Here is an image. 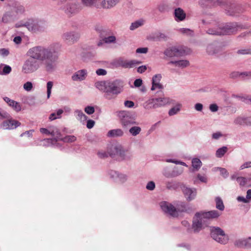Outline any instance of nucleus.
<instances>
[{
  "instance_id": "1",
  "label": "nucleus",
  "mask_w": 251,
  "mask_h": 251,
  "mask_svg": "<svg viewBox=\"0 0 251 251\" xmlns=\"http://www.w3.org/2000/svg\"><path fill=\"white\" fill-rule=\"evenodd\" d=\"M51 47L37 46L30 48L26 52L29 58L24 62L22 73L26 75L34 73L40 68L41 63L47 72H53L55 69L57 59Z\"/></svg>"
},
{
  "instance_id": "2",
  "label": "nucleus",
  "mask_w": 251,
  "mask_h": 251,
  "mask_svg": "<svg viewBox=\"0 0 251 251\" xmlns=\"http://www.w3.org/2000/svg\"><path fill=\"white\" fill-rule=\"evenodd\" d=\"M109 156L112 157H117L119 160H129L132 157V153L126 149L120 144L112 145L110 148Z\"/></svg>"
},
{
  "instance_id": "3",
  "label": "nucleus",
  "mask_w": 251,
  "mask_h": 251,
  "mask_svg": "<svg viewBox=\"0 0 251 251\" xmlns=\"http://www.w3.org/2000/svg\"><path fill=\"white\" fill-rule=\"evenodd\" d=\"M123 87L124 84L122 80L116 79L108 81L106 93L104 96L109 100L114 99L123 91Z\"/></svg>"
},
{
  "instance_id": "4",
  "label": "nucleus",
  "mask_w": 251,
  "mask_h": 251,
  "mask_svg": "<svg viewBox=\"0 0 251 251\" xmlns=\"http://www.w3.org/2000/svg\"><path fill=\"white\" fill-rule=\"evenodd\" d=\"M175 103V100L169 97H160L149 100L144 103V107L147 109H155Z\"/></svg>"
},
{
  "instance_id": "5",
  "label": "nucleus",
  "mask_w": 251,
  "mask_h": 251,
  "mask_svg": "<svg viewBox=\"0 0 251 251\" xmlns=\"http://www.w3.org/2000/svg\"><path fill=\"white\" fill-rule=\"evenodd\" d=\"M24 25L30 31L33 32H42L48 26L46 21L42 19H29Z\"/></svg>"
},
{
  "instance_id": "6",
  "label": "nucleus",
  "mask_w": 251,
  "mask_h": 251,
  "mask_svg": "<svg viewBox=\"0 0 251 251\" xmlns=\"http://www.w3.org/2000/svg\"><path fill=\"white\" fill-rule=\"evenodd\" d=\"M117 116L120 119L121 124L124 127L138 124L136 121L135 116L129 111H118L117 112Z\"/></svg>"
},
{
  "instance_id": "7",
  "label": "nucleus",
  "mask_w": 251,
  "mask_h": 251,
  "mask_svg": "<svg viewBox=\"0 0 251 251\" xmlns=\"http://www.w3.org/2000/svg\"><path fill=\"white\" fill-rule=\"evenodd\" d=\"M210 235L213 240L221 244L226 245L228 242V236L219 227H211Z\"/></svg>"
},
{
  "instance_id": "8",
  "label": "nucleus",
  "mask_w": 251,
  "mask_h": 251,
  "mask_svg": "<svg viewBox=\"0 0 251 251\" xmlns=\"http://www.w3.org/2000/svg\"><path fill=\"white\" fill-rule=\"evenodd\" d=\"M141 62L136 60H127L123 57L115 59L112 65L115 67H121L124 68H132L140 64Z\"/></svg>"
},
{
  "instance_id": "9",
  "label": "nucleus",
  "mask_w": 251,
  "mask_h": 251,
  "mask_svg": "<svg viewBox=\"0 0 251 251\" xmlns=\"http://www.w3.org/2000/svg\"><path fill=\"white\" fill-rule=\"evenodd\" d=\"M237 26L236 24H229L225 27H219L216 29L213 28L208 29L207 33L213 35H221L227 33L234 32L236 31L235 28Z\"/></svg>"
},
{
  "instance_id": "10",
  "label": "nucleus",
  "mask_w": 251,
  "mask_h": 251,
  "mask_svg": "<svg viewBox=\"0 0 251 251\" xmlns=\"http://www.w3.org/2000/svg\"><path fill=\"white\" fill-rule=\"evenodd\" d=\"M162 210L165 213L172 216L177 217L179 211H183V209H176L171 203L167 201H162L160 203Z\"/></svg>"
},
{
  "instance_id": "11",
  "label": "nucleus",
  "mask_w": 251,
  "mask_h": 251,
  "mask_svg": "<svg viewBox=\"0 0 251 251\" xmlns=\"http://www.w3.org/2000/svg\"><path fill=\"white\" fill-rule=\"evenodd\" d=\"M185 53V51L182 47L176 46L168 48L164 52V55L169 58L182 56Z\"/></svg>"
},
{
  "instance_id": "12",
  "label": "nucleus",
  "mask_w": 251,
  "mask_h": 251,
  "mask_svg": "<svg viewBox=\"0 0 251 251\" xmlns=\"http://www.w3.org/2000/svg\"><path fill=\"white\" fill-rule=\"evenodd\" d=\"M201 212L196 213L193 223V228L195 232H199L206 226V219L202 217Z\"/></svg>"
},
{
  "instance_id": "13",
  "label": "nucleus",
  "mask_w": 251,
  "mask_h": 251,
  "mask_svg": "<svg viewBox=\"0 0 251 251\" xmlns=\"http://www.w3.org/2000/svg\"><path fill=\"white\" fill-rule=\"evenodd\" d=\"M79 34L75 31H68L64 33L62 35L63 41L68 44H73L79 38Z\"/></svg>"
},
{
  "instance_id": "14",
  "label": "nucleus",
  "mask_w": 251,
  "mask_h": 251,
  "mask_svg": "<svg viewBox=\"0 0 251 251\" xmlns=\"http://www.w3.org/2000/svg\"><path fill=\"white\" fill-rule=\"evenodd\" d=\"M9 6L11 10L18 17L19 16L24 14L25 12V6L18 1H11Z\"/></svg>"
},
{
  "instance_id": "15",
  "label": "nucleus",
  "mask_w": 251,
  "mask_h": 251,
  "mask_svg": "<svg viewBox=\"0 0 251 251\" xmlns=\"http://www.w3.org/2000/svg\"><path fill=\"white\" fill-rule=\"evenodd\" d=\"M108 175L110 178L119 183H124L127 180L126 175L120 173L115 171L111 170L109 171Z\"/></svg>"
},
{
  "instance_id": "16",
  "label": "nucleus",
  "mask_w": 251,
  "mask_h": 251,
  "mask_svg": "<svg viewBox=\"0 0 251 251\" xmlns=\"http://www.w3.org/2000/svg\"><path fill=\"white\" fill-rule=\"evenodd\" d=\"M234 245L239 248L251 249V237L237 239L234 242Z\"/></svg>"
},
{
  "instance_id": "17",
  "label": "nucleus",
  "mask_w": 251,
  "mask_h": 251,
  "mask_svg": "<svg viewBox=\"0 0 251 251\" xmlns=\"http://www.w3.org/2000/svg\"><path fill=\"white\" fill-rule=\"evenodd\" d=\"M7 120L3 121L0 126L3 129H13L21 125V123L18 121L15 120L10 118L7 119Z\"/></svg>"
},
{
  "instance_id": "18",
  "label": "nucleus",
  "mask_w": 251,
  "mask_h": 251,
  "mask_svg": "<svg viewBox=\"0 0 251 251\" xmlns=\"http://www.w3.org/2000/svg\"><path fill=\"white\" fill-rule=\"evenodd\" d=\"M161 78L162 75L161 74H156L152 77L151 91H156L158 92L163 89V86L160 83Z\"/></svg>"
},
{
  "instance_id": "19",
  "label": "nucleus",
  "mask_w": 251,
  "mask_h": 251,
  "mask_svg": "<svg viewBox=\"0 0 251 251\" xmlns=\"http://www.w3.org/2000/svg\"><path fill=\"white\" fill-rule=\"evenodd\" d=\"M51 136L54 138L51 139H46L44 140V141L48 144L53 145L54 142H56L57 141H61L62 139L61 134L59 130L54 126H52Z\"/></svg>"
},
{
  "instance_id": "20",
  "label": "nucleus",
  "mask_w": 251,
  "mask_h": 251,
  "mask_svg": "<svg viewBox=\"0 0 251 251\" xmlns=\"http://www.w3.org/2000/svg\"><path fill=\"white\" fill-rule=\"evenodd\" d=\"M182 190L187 201H190L195 199L197 195V190L195 188L184 186Z\"/></svg>"
},
{
  "instance_id": "21",
  "label": "nucleus",
  "mask_w": 251,
  "mask_h": 251,
  "mask_svg": "<svg viewBox=\"0 0 251 251\" xmlns=\"http://www.w3.org/2000/svg\"><path fill=\"white\" fill-rule=\"evenodd\" d=\"M120 0H100L99 8L110 9L115 7Z\"/></svg>"
},
{
  "instance_id": "22",
  "label": "nucleus",
  "mask_w": 251,
  "mask_h": 251,
  "mask_svg": "<svg viewBox=\"0 0 251 251\" xmlns=\"http://www.w3.org/2000/svg\"><path fill=\"white\" fill-rule=\"evenodd\" d=\"M87 71L85 69L78 70L72 75V79L75 81H81L85 79Z\"/></svg>"
},
{
  "instance_id": "23",
  "label": "nucleus",
  "mask_w": 251,
  "mask_h": 251,
  "mask_svg": "<svg viewBox=\"0 0 251 251\" xmlns=\"http://www.w3.org/2000/svg\"><path fill=\"white\" fill-rule=\"evenodd\" d=\"M235 125L245 126H251V117L238 116L234 120Z\"/></svg>"
},
{
  "instance_id": "24",
  "label": "nucleus",
  "mask_w": 251,
  "mask_h": 251,
  "mask_svg": "<svg viewBox=\"0 0 251 251\" xmlns=\"http://www.w3.org/2000/svg\"><path fill=\"white\" fill-rule=\"evenodd\" d=\"M64 8L66 13L71 14L76 13L81 9V6L76 3H68Z\"/></svg>"
},
{
  "instance_id": "25",
  "label": "nucleus",
  "mask_w": 251,
  "mask_h": 251,
  "mask_svg": "<svg viewBox=\"0 0 251 251\" xmlns=\"http://www.w3.org/2000/svg\"><path fill=\"white\" fill-rule=\"evenodd\" d=\"M18 17L10 9V11H7L2 16V21L4 23H8L17 19Z\"/></svg>"
},
{
  "instance_id": "26",
  "label": "nucleus",
  "mask_w": 251,
  "mask_h": 251,
  "mask_svg": "<svg viewBox=\"0 0 251 251\" xmlns=\"http://www.w3.org/2000/svg\"><path fill=\"white\" fill-rule=\"evenodd\" d=\"M4 100L16 112H19L21 110V106L19 102L11 100L8 97L3 98Z\"/></svg>"
},
{
  "instance_id": "27",
  "label": "nucleus",
  "mask_w": 251,
  "mask_h": 251,
  "mask_svg": "<svg viewBox=\"0 0 251 251\" xmlns=\"http://www.w3.org/2000/svg\"><path fill=\"white\" fill-rule=\"evenodd\" d=\"M230 78L235 79L237 78H244L245 77H248L251 78V72H239L238 71H234L231 72L229 74Z\"/></svg>"
},
{
  "instance_id": "28",
  "label": "nucleus",
  "mask_w": 251,
  "mask_h": 251,
  "mask_svg": "<svg viewBox=\"0 0 251 251\" xmlns=\"http://www.w3.org/2000/svg\"><path fill=\"white\" fill-rule=\"evenodd\" d=\"M169 64L174 65L176 67L183 69L189 66V61L187 60H172L168 62Z\"/></svg>"
},
{
  "instance_id": "29",
  "label": "nucleus",
  "mask_w": 251,
  "mask_h": 251,
  "mask_svg": "<svg viewBox=\"0 0 251 251\" xmlns=\"http://www.w3.org/2000/svg\"><path fill=\"white\" fill-rule=\"evenodd\" d=\"M175 19L176 22L184 21L186 18V13L181 8H177L174 12Z\"/></svg>"
},
{
  "instance_id": "30",
  "label": "nucleus",
  "mask_w": 251,
  "mask_h": 251,
  "mask_svg": "<svg viewBox=\"0 0 251 251\" xmlns=\"http://www.w3.org/2000/svg\"><path fill=\"white\" fill-rule=\"evenodd\" d=\"M124 134V131L120 128L110 130L107 134V136L111 138H118L122 137Z\"/></svg>"
},
{
  "instance_id": "31",
  "label": "nucleus",
  "mask_w": 251,
  "mask_h": 251,
  "mask_svg": "<svg viewBox=\"0 0 251 251\" xmlns=\"http://www.w3.org/2000/svg\"><path fill=\"white\" fill-rule=\"evenodd\" d=\"M202 217H204L206 220L207 219L217 218L220 215V213L216 210H212L208 212H201Z\"/></svg>"
},
{
  "instance_id": "32",
  "label": "nucleus",
  "mask_w": 251,
  "mask_h": 251,
  "mask_svg": "<svg viewBox=\"0 0 251 251\" xmlns=\"http://www.w3.org/2000/svg\"><path fill=\"white\" fill-rule=\"evenodd\" d=\"M108 82V81H97L95 83V86L100 91L104 92V94H106Z\"/></svg>"
},
{
  "instance_id": "33",
  "label": "nucleus",
  "mask_w": 251,
  "mask_h": 251,
  "mask_svg": "<svg viewBox=\"0 0 251 251\" xmlns=\"http://www.w3.org/2000/svg\"><path fill=\"white\" fill-rule=\"evenodd\" d=\"M74 114L76 119L81 123H84L87 120V116L81 110H75L74 112Z\"/></svg>"
},
{
  "instance_id": "34",
  "label": "nucleus",
  "mask_w": 251,
  "mask_h": 251,
  "mask_svg": "<svg viewBox=\"0 0 251 251\" xmlns=\"http://www.w3.org/2000/svg\"><path fill=\"white\" fill-rule=\"evenodd\" d=\"M100 0H81L83 5L87 7L94 6L99 8V2Z\"/></svg>"
},
{
  "instance_id": "35",
  "label": "nucleus",
  "mask_w": 251,
  "mask_h": 251,
  "mask_svg": "<svg viewBox=\"0 0 251 251\" xmlns=\"http://www.w3.org/2000/svg\"><path fill=\"white\" fill-rule=\"evenodd\" d=\"M63 113V110L62 109H58L50 114L49 119L50 121H52L56 119H60L62 117Z\"/></svg>"
},
{
  "instance_id": "36",
  "label": "nucleus",
  "mask_w": 251,
  "mask_h": 251,
  "mask_svg": "<svg viewBox=\"0 0 251 251\" xmlns=\"http://www.w3.org/2000/svg\"><path fill=\"white\" fill-rule=\"evenodd\" d=\"M192 166L193 167V171H198L202 166V162L200 159L194 158L192 160Z\"/></svg>"
},
{
  "instance_id": "37",
  "label": "nucleus",
  "mask_w": 251,
  "mask_h": 251,
  "mask_svg": "<svg viewBox=\"0 0 251 251\" xmlns=\"http://www.w3.org/2000/svg\"><path fill=\"white\" fill-rule=\"evenodd\" d=\"M10 66L3 64H0V75H5L9 74L11 72Z\"/></svg>"
},
{
  "instance_id": "38",
  "label": "nucleus",
  "mask_w": 251,
  "mask_h": 251,
  "mask_svg": "<svg viewBox=\"0 0 251 251\" xmlns=\"http://www.w3.org/2000/svg\"><path fill=\"white\" fill-rule=\"evenodd\" d=\"M145 24V20L143 19H139L131 23L129 29L131 30H134L135 29L142 26Z\"/></svg>"
},
{
  "instance_id": "39",
  "label": "nucleus",
  "mask_w": 251,
  "mask_h": 251,
  "mask_svg": "<svg viewBox=\"0 0 251 251\" xmlns=\"http://www.w3.org/2000/svg\"><path fill=\"white\" fill-rule=\"evenodd\" d=\"M182 104L180 103H177L176 105L171 108L168 112L170 116H173L176 114L181 109Z\"/></svg>"
},
{
  "instance_id": "40",
  "label": "nucleus",
  "mask_w": 251,
  "mask_h": 251,
  "mask_svg": "<svg viewBox=\"0 0 251 251\" xmlns=\"http://www.w3.org/2000/svg\"><path fill=\"white\" fill-rule=\"evenodd\" d=\"M141 128L138 126H133L129 129V133L133 136H136L141 132Z\"/></svg>"
},
{
  "instance_id": "41",
  "label": "nucleus",
  "mask_w": 251,
  "mask_h": 251,
  "mask_svg": "<svg viewBox=\"0 0 251 251\" xmlns=\"http://www.w3.org/2000/svg\"><path fill=\"white\" fill-rule=\"evenodd\" d=\"M206 51L209 54L212 55L217 52L218 49L215 44H210L207 46Z\"/></svg>"
},
{
  "instance_id": "42",
  "label": "nucleus",
  "mask_w": 251,
  "mask_h": 251,
  "mask_svg": "<svg viewBox=\"0 0 251 251\" xmlns=\"http://www.w3.org/2000/svg\"><path fill=\"white\" fill-rule=\"evenodd\" d=\"M227 151V148L226 147H223L221 148L218 149L216 152V155L217 157H222Z\"/></svg>"
},
{
  "instance_id": "43",
  "label": "nucleus",
  "mask_w": 251,
  "mask_h": 251,
  "mask_svg": "<svg viewBox=\"0 0 251 251\" xmlns=\"http://www.w3.org/2000/svg\"><path fill=\"white\" fill-rule=\"evenodd\" d=\"M179 33L185 34L190 36H194V32L193 30L189 28H181L178 29Z\"/></svg>"
},
{
  "instance_id": "44",
  "label": "nucleus",
  "mask_w": 251,
  "mask_h": 251,
  "mask_svg": "<svg viewBox=\"0 0 251 251\" xmlns=\"http://www.w3.org/2000/svg\"><path fill=\"white\" fill-rule=\"evenodd\" d=\"M215 201L216 208L220 210H224L225 206L222 199L220 197H217L215 199Z\"/></svg>"
},
{
  "instance_id": "45",
  "label": "nucleus",
  "mask_w": 251,
  "mask_h": 251,
  "mask_svg": "<svg viewBox=\"0 0 251 251\" xmlns=\"http://www.w3.org/2000/svg\"><path fill=\"white\" fill-rule=\"evenodd\" d=\"M183 172V169L181 167H175L172 171L173 177L181 175Z\"/></svg>"
},
{
  "instance_id": "46",
  "label": "nucleus",
  "mask_w": 251,
  "mask_h": 251,
  "mask_svg": "<svg viewBox=\"0 0 251 251\" xmlns=\"http://www.w3.org/2000/svg\"><path fill=\"white\" fill-rule=\"evenodd\" d=\"M52 129V126H50L48 128H41L40 131L43 134L51 136Z\"/></svg>"
},
{
  "instance_id": "47",
  "label": "nucleus",
  "mask_w": 251,
  "mask_h": 251,
  "mask_svg": "<svg viewBox=\"0 0 251 251\" xmlns=\"http://www.w3.org/2000/svg\"><path fill=\"white\" fill-rule=\"evenodd\" d=\"M53 83L52 81H48L47 83V98L49 99L50 97L51 89L53 87Z\"/></svg>"
},
{
  "instance_id": "48",
  "label": "nucleus",
  "mask_w": 251,
  "mask_h": 251,
  "mask_svg": "<svg viewBox=\"0 0 251 251\" xmlns=\"http://www.w3.org/2000/svg\"><path fill=\"white\" fill-rule=\"evenodd\" d=\"M249 179L246 177L240 176L236 178V180L240 186L245 185Z\"/></svg>"
},
{
  "instance_id": "49",
  "label": "nucleus",
  "mask_w": 251,
  "mask_h": 251,
  "mask_svg": "<svg viewBox=\"0 0 251 251\" xmlns=\"http://www.w3.org/2000/svg\"><path fill=\"white\" fill-rule=\"evenodd\" d=\"M76 140V137L73 135H68L66 137L62 138L61 141L64 142L72 143Z\"/></svg>"
},
{
  "instance_id": "50",
  "label": "nucleus",
  "mask_w": 251,
  "mask_h": 251,
  "mask_svg": "<svg viewBox=\"0 0 251 251\" xmlns=\"http://www.w3.org/2000/svg\"><path fill=\"white\" fill-rule=\"evenodd\" d=\"M116 37L114 36H110L107 37H105L103 39V41L105 43L110 44L114 43L116 42Z\"/></svg>"
},
{
  "instance_id": "51",
  "label": "nucleus",
  "mask_w": 251,
  "mask_h": 251,
  "mask_svg": "<svg viewBox=\"0 0 251 251\" xmlns=\"http://www.w3.org/2000/svg\"><path fill=\"white\" fill-rule=\"evenodd\" d=\"M216 171H219L221 175L224 177L226 178L228 176V173L227 171L223 168L218 167L215 168Z\"/></svg>"
},
{
  "instance_id": "52",
  "label": "nucleus",
  "mask_w": 251,
  "mask_h": 251,
  "mask_svg": "<svg viewBox=\"0 0 251 251\" xmlns=\"http://www.w3.org/2000/svg\"><path fill=\"white\" fill-rule=\"evenodd\" d=\"M166 186L168 189H175L177 187L176 184L173 181H167L166 183Z\"/></svg>"
},
{
  "instance_id": "53",
  "label": "nucleus",
  "mask_w": 251,
  "mask_h": 251,
  "mask_svg": "<svg viewBox=\"0 0 251 251\" xmlns=\"http://www.w3.org/2000/svg\"><path fill=\"white\" fill-rule=\"evenodd\" d=\"M110 151V149H108V151L106 152L104 151H100L98 152L97 154L99 157L104 158L105 157H107L108 155H109V152Z\"/></svg>"
},
{
  "instance_id": "54",
  "label": "nucleus",
  "mask_w": 251,
  "mask_h": 251,
  "mask_svg": "<svg viewBox=\"0 0 251 251\" xmlns=\"http://www.w3.org/2000/svg\"><path fill=\"white\" fill-rule=\"evenodd\" d=\"M166 161L167 162L173 163L176 164H179V165H181L182 166L187 167V164L185 162L181 161L176 160L172 159H166Z\"/></svg>"
},
{
  "instance_id": "55",
  "label": "nucleus",
  "mask_w": 251,
  "mask_h": 251,
  "mask_svg": "<svg viewBox=\"0 0 251 251\" xmlns=\"http://www.w3.org/2000/svg\"><path fill=\"white\" fill-rule=\"evenodd\" d=\"M24 89L27 91H30L33 88V84L32 82L27 81L25 82L23 85Z\"/></svg>"
},
{
  "instance_id": "56",
  "label": "nucleus",
  "mask_w": 251,
  "mask_h": 251,
  "mask_svg": "<svg viewBox=\"0 0 251 251\" xmlns=\"http://www.w3.org/2000/svg\"><path fill=\"white\" fill-rule=\"evenodd\" d=\"M84 111L88 115H91L95 112V108L92 106H87L84 108Z\"/></svg>"
},
{
  "instance_id": "57",
  "label": "nucleus",
  "mask_w": 251,
  "mask_h": 251,
  "mask_svg": "<svg viewBox=\"0 0 251 251\" xmlns=\"http://www.w3.org/2000/svg\"><path fill=\"white\" fill-rule=\"evenodd\" d=\"M162 174L164 176H165L167 178H172L173 177L172 176V173L170 172L168 168H165L163 169Z\"/></svg>"
},
{
  "instance_id": "58",
  "label": "nucleus",
  "mask_w": 251,
  "mask_h": 251,
  "mask_svg": "<svg viewBox=\"0 0 251 251\" xmlns=\"http://www.w3.org/2000/svg\"><path fill=\"white\" fill-rule=\"evenodd\" d=\"M10 117V116L8 113L0 109V120L8 119Z\"/></svg>"
},
{
  "instance_id": "59",
  "label": "nucleus",
  "mask_w": 251,
  "mask_h": 251,
  "mask_svg": "<svg viewBox=\"0 0 251 251\" xmlns=\"http://www.w3.org/2000/svg\"><path fill=\"white\" fill-rule=\"evenodd\" d=\"M155 187V183L152 181H151L147 183L146 185V189L150 191H152L154 189Z\"/></svg>"
},
{
  "instance_id": "60",
  "label": "nucleus",
  "mask_w": 251,
  "mask_h": 251,
  "mask_svg": "<svg viewBox=\"0 0 251 251\" xmlns=\"http://www.w3.org/2000/svg\"><path fill=\"white\" fill-rule=\"evenodd\" d=\"M249 168H251V161H248L244 163L240 166V169L243 170Z\"/></svg>"
},
{
  "instance_id": "61",
  "label": "nucleus",
  "mask_w": 251,
  "mask_h": 251,
  "mask_svg": "<svg viewBox=\"0 0 251 251\" xmlns=\"http://www.w3.org/2000/svg\"><path fill=\"white\" fill-rule=\"evenodd\" d=\"M238 53L242 54H251V49H247L244 50H240L238 51Z\"/></svg>"
},
{
  "instance_id": "62",
  "label": "nucleus",
  "mask_w": 251,
  "mask_h": 251,
  "mask_svg": "<svg viewBox=\"0 0 251 251\" xmlns=\"http://www.w3.org/2000/svg\"><path fill=\"white\" fill-rule=\"evenodd\" d=\"M124 105L127 108H132L134 105V103L131 100H126L124 102Z\"/></svg>"
},
{
  "instance_id": "63",
  "label": "nucleus",
  "mask_w": 251,
  "mask_h": 251,
  "mask_svg": "<svg viewBox=\"0 0 251 251\" xmlns=\"http://www.w3.org/2000/svg\"><path fill=\"white\" fill-rule=\"evenodd\" d=\"M95 122L94 120H88L87 121L86 126L88 129L92 128L95 125Z\"/></svg>"
},
{
  "instance_id": "64",
  "label": "nucleus",
  "mask_w": 251,
  "mask_h": 251,
  "mask_svg": "<svg viewBox=\"0 0 251 251\" xmlns=\"http://www.w3.org/2000/svg\"><path fill=\"white\" fill-rule=\"evenodd\" d=\"M96 73L98 75H104L107 74L106 71L103 69H98Z\"/></svg>"
}]
</instances>
